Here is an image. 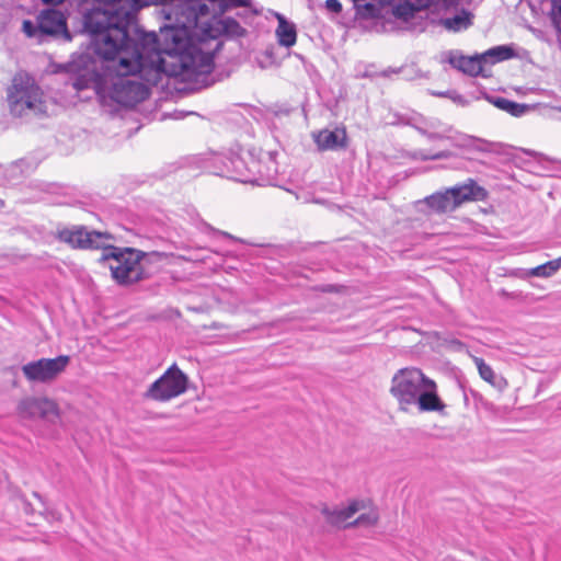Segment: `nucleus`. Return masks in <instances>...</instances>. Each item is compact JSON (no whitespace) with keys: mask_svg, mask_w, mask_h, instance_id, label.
<instances>
[{"mask_svg":"<svg viewBox=\"0 0 561 561\" xmlns=\"http://www.w3.org/2000/svg\"><path fill=\"white\" fill-rule=\"evenodd\" d=\"M363 77H364V78H371V77H373V75H371V73H369L368 71H365V72L363 73Z\"/></svg>","mask_w":561,"mask_h":561,"instance_id":"338daca9","label":"nucleus"},{"mask_svg":"<svg viewBox=\"0 0 561 561\" xmlns=\"http://www.w3.org/2000/svg\"><path fill=\"white\" fill-rule=\"evenodd\" d=\"M421 77L428 78V75H423V73L421 72V70H415V75H414V77H413V78H421Z\"/></svg>","mask_w":561,"mask_h":561,"instance_id":"69168bd1","label":"nucleus"},{"mask_svg":"<svg viewBox=\"0 0 561 561\" xmlns=\"http://www.w3.org/2000/svg\"><path fill=\"white\" fill-rule=\"evenodd\" d=\"M145 256L141 259V264L139 266L144 267L146 270V273H148V276L146 275L145 280L151 279L156 274L159 273V266L157 263L161 262L162 260L168 257V253L165 252H159V251H151L146 252Z\"/></svg>","mask_w":561,"mask_h":561,"instance_id":"a878e982","label":"nucleus"},{"mask_svg":"<svg viewBox=\"0 0 561 561\" xmlns=\"http://www.w3.org/2000/svg\"><path fill=\"white\" fill-rule=\"evenodd\" d=\"M403 70H404V68H403V67H399V68H388L387 70H383V71L381 72V76H382V77H388V76H389V73H400V72H402Z\"/></svg>","mask_w":561,"mask_h":561,"instance_id":"603ef678","label":"nucleus"},{"mask_svg":"<svg viewBox=\"0 0 561 561\" xmlns=\"http://www.w3.org/2000/svg\"><path fill=\"white\" fill-rule=\"evenodd\" d=\"M484 56L490 57V64H496L504 60L517 58L518 53L516 51L514 44L497 45L485 50Z\"/></svg>","mask_w":561,"mask_h":561,"instance_id":"bb28decb","label":"nucleus"},{"mask_svg":"<svg viewBox=\"0 0 561 561\" xmlns=\"http://www.w3.org/2000/svg\"><path fill=\"white\" fill-rule=\"evenodd\" d=\"M419 151V160L420 161H431L433 160L432 154L426 153L424 150H417Z\"/></svg>","mask_w":561,"mask_h":561,"instance_id":"5fc2aeb1","label":"nucleus"},{"mask_svg":"<svg viewBox=\"0 0 561 561\" xmlns=\"http://www.w3.org/2000/svg\"><path fill=\"white\" fill-rule=\"evenodd\" d=\"M19 415L22 419H31L35 415V398H26L18 405Z\"/></svg>","mask_w":561,"mask_h":561,"instance_id":"72a5a7b5","label":"nucleus"},{"mask_svg":"<svg viewBox=\"0 0 561 561\" xmlns=\"http://www.w3.org/2000/svg\"><path fill=\"white\" fill-rule=\"evenodd\" d=\"M451 144L454 147L463 149L468 152H483V153H496L511 156L512 159L515 157L511 153L515 148L510 145H505L503 142H493L486 139L463 134L459 138H453Z\"/></svg>","mask_w":561,"mask_h":561,"instance_id":"9d476101","label":"nucleus"},{"mask_svg":"<svg viewBox=\"0 0 561 561\" xmlns=\"http://www.w3.org/2000/svg\"><path fill=\"white\" fill-rule=\"evenodd\" d=\"M3 373L5 375H9L12 377V383H13V386H15L16 385L15 377L19 374V368L16 366H10V367L4 368Z\"/></svg>","mask_w":561,"mask_h":561,"instance_id":"09e8293b","label":"nucleus"},{"mask_svg":"<svg viewBox=\"0 0 561 561\" xmlns=\"http://www.w3.org/2000/svg\"><path fill=\"white\" fill-rule=\"evenodd\" d=\"M58 69L75 76L72 87L77 91L93 85L100 104L112 107L111 112H117L118 107L133 108L150 94L145 83L128 78L134 73H127L126 68H121L118 60L99 61L90 50L81 46L71 54L69 61L58 65Z\"/></svg>","mask_w":561,"mask_h":561,"instance_id":"7ed1b4c3","label":"nucleus"},{"mask_svg":"<svg viewBox=\"0 0 561 561\" xmlns=\"http://www.w3.org/2000/svg\"><path fill=\"white\" fill-rule=\"evenodd\" d=\"M266 154L268 156V163L270 164H266L262 161V171H265L267 167H271L272 169L273 168H276L275 164L276 162L274 161L273 159V156H272V152H266Z\"/></svg>","mask_w":561,"mask_h":561,"instance_id":"3c124183","label":"nucleus"},{"mask_svg":"<svg viewBox=\"0 0 561 561\" xmlns=\"http://www.w3.org/2000/svg\"><path fill=\"white\" fill-rule=\"evenodd\" d=\"M56 239L60 242L68 244L71 249L76 250H102L106 248V243L102 239H113L110 232H102L99 230H89L83 225L65 227L59 229Z\"/></svg>","mask_w":561,"mask_h":561,"instance_id":"1a4fd4ad","label":"nucleus"},{"mask_svg":"<svg viewBox=\"0 0 561 561\" xmlns=\"http://www.w3.org/2000/svg\"><path fill=\"white\" fill-rule=\"evenodd\" d=\"M277 43L286 48L293 47L297 42V27L290 21H280L276 28Z\"/></svg>","mask_w":561,"mask_h":561,"instance_id":"393cba45","label":"nucleus"},{"mask_svg":"<svg viewBox=\"0 0 561 561\" xmlns=\"http://www.w3.org/2000/svg\"><path fill=\"white\" fill-rule=\"evenodd\" d=\"M314 142L318 148L324 150H346L348 147V136L345 127H336L333 130L328 128L320 130L314 135Z\"/></svg>","mask_w":561,"mask_h":561,"instance_id":"f3484780","label":"nucleus"},{"mask_svg":"<svg viewBox=\"0 0 561 561\" xmlns=\"http://www.w3.org/2000/svg\"><path fill=\"white\" fill-rule=\"evenodd\" d=\"M131 9L92 7L80 20L78 33H85L87 41L81 47L90 50L102 62L119 61L121 68L127 73H137L153 56L171 53L173 41L168 28L180 27L182 24H164L159 35L154 31H146L138 22L139 10L154 4L152 0H133Z\"/></svg>","mask_w":561,"mask_h":561,"instance_id":"f257e3e1","label":"nucleus"},{"mask_svg":"<svg viewBox=\"0 0 561 561\" xmlns=\"http://www.w3.org/2000/svg\"><path fill=\"white\" fill-rule=\"evenodd\" d=\"M408 157L412 160H419V151L415 150V151H412V152H409L408 153Z\"/></svg>","mask_w":561,"mask_h":561,"instance_id":"052dcab7","label":"nucleus"},{"mask_svg":"<svg viewBox=\"0 0 561 561\" xmlns=\"http://www.w3.org/2000/svg\"><path fill=\"white\" fill-rule=\"evenodd\" d=\"M446 61L456 70L470 77L489 78L482 66L474 67L470 56L463 55L460 50H449Z\"/></svg>","mask_w":561,"mask_h":561,"instance_id":"412c9836","label":"nucleus"},{"mask_svg":"<svg viewBox=\"0 0 561 561\" xmlns=\"http://www.w3.org/2000/svg\"><path fill=\"white\" fill-rule=\"evenodd\" d=\"M379 516L375 512L360 514L356 519L351 523H347L343 526V528H353L359 526L371 527L378 523Z\"/></svg>","mask_w":561,"mask_h":561,"instance_id":"2f4dec72","label":"nucleus"},{"mask_svg":"<svg viewBox=\"0 0 561 561\" xmlns=\"http://www.w3.org/2000/svg\"><path fill=\"white\" fill-rule=\"evenodd\" d=\"M168 31L173 41V47L171 54L167 53L171 58H179V65H173L171 76L186 83L180 90L186 94L209 88L229 77V72L225 75L215 72V57L224 48V42H217L210 51H204L201 45L219 37L231 41L247 37L249 34L234 16L216 13L199 26L198 33L192 31L186 24L180 27L170 26Z\"/></svg>","mask_w":561,"mask_h":561,"instance_id":"f03ea898","label":"nucleus"},{"mask_svg":"<svg viewBox=\"0 0 561 561\" xmlns=\"http://www.w3.org/2000/svg\"><path fill=\"white\" fill-rule=\"evenodd\" d=\"M215 232L220 234V236H222L224 238H227V239L232 240L234 242H243V240H241V239H239V238H237V237H234V236H232V234H230V233H228L226 231L215 230Z\"/></svg>","mask_w":561,"mask_h":561,"instance_id":"8fccbe9b","label":"nucleus"},{"mask_svg":"<svg viewBox=\"0 0 561 561\" xmlns=\"http://www.w3.org/2000/svg\"><path fill=\"white\" fill-rule=\"evenodd\" d=\"M457 382H458V386L461 389L462 394H463V403L466 407H468L469 405V396H470L469 388H467L466 385L463 383V381L460 379H458Z\"/></svg>","mask_w":561,"mask_h":561,"instance_id":"49530a36","label":"nucleus"},{"mask_svg":"<svg viewBox=\"0 0 561 561\" xmlns=\"http://www.w3.org/2000/svg\"><path fill=\"white\" fill-rule=\"evenodd\" d=\"M89 0H79V5L87 3ZM94 2L103 5H112L111 9L114 8H123L125 10L131 9L134 5L133 0H93Z\"/></svg>","mask_w":561,"mask_h":561,"instance_id":"c9c22d12","label":"nucleus"},{"mask_svg":"<svg viewBox=\"0 0 561 561\" xmlns=\"http://www.w3.org/2000/svg\"><path fill=\"white\" fill-rule=\"evenodd\" d=\"M243 9L238 11L234 15L236 19H240L244 24H250V20L254 16L261 15L262 10L256 8L252 2L251 7H241Z\"/></svg>","mask_w":561,"mask_h":561,"instance_id":"f704fd0d","label":"nucleus"},{"mask_svg":"<svg viewBox=\"0 0 561 561\" xmlns=\"http://www.w3.org/2000/svg\"><path fill=\"white\" fill-rule=\"evenodd\" d=\"M219 161L222 164V175L244 183L248 173V156L243 157L238 152L229 151V153L220 156Z\"/></svg>","mask_w":561,"mask_h":561,"instance_id":"a211bd4d","label":"nucleus"},{"mask_svg":"<svg viewBox=\"0 0 561 561\" xmlns=\"http://www.w3.org/2000/svg\"><path fill=\"white\" fill-rule=\"evenodd\" d=\"M390 393L397 400L400 411L408 412L411 405H415L420 413L447 415V405L438 394L436 382L420 368L399 369L391 379Z\"/></svg>","mask_w":561,"mask_h":561,"instance_id":"20e7f679","label":"nucleus"},{"mask_svg":"<svg viewBox=\"0 0 561 561\" xmlns=\"http://www.w3.org/2000/svg\"><path fill=\"white\" fill-rule=\"evenodd\" d=\"M44 4L55 8L56 5L62 3L65 0H41Z\"/></svg>","mask_w":561,"mask_h":561,"instance_id":"6e6d98bb","label":"nucleus"},{"mask_svg":"<svg viewBox=\"0 0 561 561\" xmlns=\"http://www.w3.org/2000/svg\"><path fill=\"white\" fill-rule=\"evenodd\" d=\"M500 296H502V297H512V298H514L516 295L511 294V293H508V291H507V290H505V289H501V290H500Z\"/></svg>","mask_w":561,"mask_h":561,"instance_id":"bf43d9fd","label":"nucleus"},{"mask_svg":"<svg viewBox=\"0 0 561 561\" xmlns=\"http://www.w3.org/2000/svg\"><path fill=\"white\" fill-rule=\"evenodd\" d=\"M85 9L81 15L87 11ZM80 18H76L72 22V30L68 27L67 15L55 8H47L37 14V37L50 36L61 38L64 42H71L75 35H87L85 33H78L76 30L80 27Z\"/></svg>","mask_w":561,"mask_h":561,"instance_id":"6e6552de","label":"nucleus"},{"mask_svg":"<svg viewBox=\"0 0 561 561\" xmlns=\"http://www.w3.org/2000/svg\"><path fill=\"white\" fill-rule=\"evenodd\" d=\"M458 154L450 150H442L436 153L432 154L433 160H443V159H450V158H457Z\"/></svg>","mask_w":561,"mask_h":561,"instance_id":"c03bdc74","label":"nucleus"},{"mask_svg":"<svg viewBox=\"0 0 561 561\" xmlns=\"http://www.w3.org/2000/svg\"><path fill=\"white\" fill-rule=\"evenodd\" d=\"M145 255V251L136 248L107 244L99 259V263L114 261L116 264L108 266L112 279L119 287L128 288L145 282L146 275L148 276L146 270L139 266Z\"/></svg>","mask_w":561,"mask_h":561,"instance_id":"39448f33","label":"nucleus"},{"mask_svg":"<svg viewBox=\"0 0 561 561\" xmlns=\"http://www.w3.org/2000/svg\"><path fill=\"white\" fill-rule=\"evenodd\" d=\"M469 393H470V397L474 401V408L476 409L482 408L483 410H485L488 412H495L496 411L495 405L492 402H490L489 400H486L477 390H474L472 388H469Z\"/></svg>","mask_w":561,"mask_h":561,"instance_id":"473e14b6","label":"nucleus"},{"mask_svg":"<svg viewBox=\"0 0 561 561\" xmlns=\"http://www.w3.org/2000/svg\"><path fill=\"white\" fill-rule=\"evenodd\" d=\"M10 113L23 117L26 110L35 108V77L25 70L18 71L7 90Z\"/></svg>","mask_w":561,"mask_h":561,"instance_id":"0eeeda50","label":"nucleus"},{"mask_svg":"<svg viewBox=\"0 0 561 561\" xmlns=\"http://www.w3.org/2000/svg\"><path fill=\"white\" fill-rule=\"evenodd\" d=\"M365 508L364 501L352 500L345 508H330L327 504L321 508V514L331 526L341 527V525L355 515L358 511Z\"/></svg>","mask_w":561,"mask_h":561,"instance_id":"aec40b11","label":"nucleus"},{"mask_svg":"<svg viewBox=\"0 0 561 561\" xmlns=\"http://www.w3.org/2000/svg\"><path fill=\"white\" fill-rule=\"evenodd\" d=\"M444 8L449 9L451 7H456L458 4V0H442Z\"/></svg>","mask_w":561,"mask_h":561,"instance_id":"4d7b16f0","label":"nucleus"},{"mask_svg":"<svg viewBox=\"0 0 561 561\" xmlns=\"http://www.w3.org/2000/svg\"><path fill=\"white\" fill-rule=\"evenodd\" d=\"M356 19L359 20H371L379 19L382 16L381 8L373 2H366L363 4H355Z\"/></svg>","mask_w":561,"mask_h":561,"instance_id":"7c9ffc66","label":"nucleus"},{"mask_svg":"<svg viewBox=\"0 0 561 561\" xmlns=\"http://www.w3.org/2000/svg\"><path fill=\"white\" fill-rule=\"evenodd\" d=\"M473 18L474 15L469 10L462 8L460 13L455 14L454 16L440 18L438 23L448 31L459 32L471 26Z\"/></svg>","mask_w":561,"mask_h":561,"instance_id":"b1692460","label":"nucleus"},{"mask_svg":"<svg viewBox=\"0 0 561 561\" xmlns=\"http://www.w3.org/2000/svg\"><path fill=\"white\" fill-rule=\"evenodd\" d=\"M262 150L256 152L255 148L248 150V165L244 183H252L257 185L272 184L276 180L277 169L267 167L265 171H262Z\"/></svg>","mask_w":561,"mask_h":561,"instance_id":"9b49d317","label":"nucleus"},{"mask_svg":"<svg viewBox=\"0 0 561 561\" xmlns=\"http://www.w3.org/2000/svg\"><path fill=\"white\" fill-rule=\"evenodd\" d=\"M39 514L45 517L48 522L50 520H55V519H58V516H57V513L55 512H46V513H42L39 512Z\"/></svg>","mask_w":561,"mask_h":561,"instance_id":"864d4df0","label":"nucleus"},{"mask_svg":"<svg viewBox=\"0 0 561 561\" xmlns=\"http://www.w3.org/2000/svg\"><path fill=\"white\" fill-rule=\"evenodd\" d=\"M427 139L431 141H436V140H451L453 138L449 136H446L444 134H440V133L430 131Z\"/></svg>","mask_w":561,"mask_h":561,"instance_id":"de8ad7c7","label":"nucleus"},{"mask_svg":"<svg viewBox=\"0 0 561 561\" xmlns=\"http://www.w3.org/2000/svg\"><path fill=\"white\" fill-rule=\"evenodd\" d=\"M431 4L430 0H415L414 2H411L409 0H405L403 2H399L394 4L391 9L392 15L400 21L409 22L414 18L416 12L427 9Z\"/></svg>","mask_w":561,"mask_h":561,"instance_id":"5701e85b","label":"nucleus"},{"mask_svg":"<svg viewBox=\"0 0 561 561\" xmlns=\"http://www.w3.org/2000/svg\"><path fill=\"white\" fill-rule=\"evenodd\" d=\"M188 388V376L174 363L148 387L142 398L167 402L185 393Z\"/></svg>","mask_w":561,"mask_h":561,"instance_id":"423d86ee","label":"nucleus"},{"mask_svg":"<svg viewBox=\"0 0 561 561\" xmlns=\"http://www.w3.org/2000/svg\"><path fill=\"white\" fill-rule=\"evenodd\" d=\"M60 187L56 183L37 184V191L57 194Z\"/></svg>","mask_w":561,"mask_h":561,"instance_id":"37998d69","label":"nucleus"},{"mask_svg":"<svg viewBox=\"0 0 561 561\" xmlns=\"http://www.w3.org/2000/svg\"><path fill=\"white\" fill-rule=\"evenodd\" d=\"M214 5V12L216 14H226L233 9H240L241 7H251L252 0H208Z\"/></svg>","mask_w":561,"mask_h":561,"instance_id":"c85d7f7f","label":"nucleus"},{"mask_svg":"<svg viewBox=\"0 0 561 561\" xmlns=\"http://www.w3.org/2000/svg\"><path fill=\"white\" fill-rule=\"evenodd\" d=\"M324 8L333 14H340L343 10L340 0H325Z\"/></svg>","mask_w":561,"mask_h":561,"instance_id":"ea45409f","label":"nucleus"},{"mask_svg":"<svg viewBox=\"0 0 561 561\" xmlns=\"http://www.w3.org/2000/svg\"><path fill=\"white\" fill-rule=\"evenodd\" d=\"M522 151H523L524 153H526V154H529V156H539V153H537V152H536V151H534V150L523 149ZM540 156H542V154L540 153Z\"/></svg>","mask_w":561,"mask_h":561,"instance_id":"e2e57ef3","label":"nucleus"},{"mask_svg":"<svg viewBox=\"0 0 561 561\" xmlns=\"http://www.w3.org/2000/svg\"><path fill=\"white\" fill-rule=\"evenodd\" d=\"M209 7L203 0H182L175 8V23L186 24L192 31L198 27V19L209 14Z\"/></svg>","mask_w":561,"mask_h":561,"instance_id":"f8f14e48","label":"nucleus"},{"mask_svg":"<svg viewBox=\"0 0 561 561\" xmlns=\"http://www.w3.org/2000/svg\"><path fill=\"white\" fill-rule=\"evenodd\" d=\"M22 370L30 381H35V360L27 363Z\"/></svg>","mask_w":561,"mask_h":561,"instance_id":"79ce46f5","label":"nucleus"},{"mask_svg":"<svg viewBox=\"0 0 561 561\" xmlns=\"http://www.w3.org/2000/svg\"><path fill=\"white\" fill-rule=\"evenodd\" d=\"M483 98L499 110H502L515 117H520L531 110V105L529 104L517 103L503 96L491 95L484 92Z\"/></svg>","mask_w":561,"mask_h":561,"instance_id":"4be33fe9","label":"nucleus"},{"mask_svg":"<svg viewBox=\"0 0 561 561\" xmlns=\"http://www.w3.org/2000/svg\"><path fill=\"white\" fill-rule=\"evenodd\" d=\"M311 289L316 293L341 294L345 289V286L339 284H321L313 286Z\"/></svg>","mask_w":561,"mask_h":561,"instance_id":"4c0bfd02","label":"nucleus"},{"mask_svg":"<svg viewBox=\"0 0 561 561\" xmlns=\"http://www.w3.org/2000/svg\"><path fill=\"white\" fill-rule=\"evenodd\" d=\"M552 9L550 12V19L557 30H560L561 22V0H552Z\"/></svg>","mask_w":561,"mask_h":561,"instance_id":"58836bf2","label":"nucleus"},{"mask_svg":"<svg viewBox=\"0 0 561 561\" xmlns=\"http://www.w3.org/2000/svg\"><path fill=\"white\" fill-rule=\"evenodd\" d=\"M36 497H37V500H42V497L38 493L36 494Z\"/></svg>","mask_w":561,"mask_h":561,"instance_id":"774afa93","label":"nucleus"},{"mask_svg":"<svg viewBox=\"0 0 561 561\" xmlns=\"http://www.w3.org/2000/svg\"><path fill=\"white\" fill-rule=\"evenodd\" d=\"M33 158L24 157L4 167L0 163V184L19 185L32 173Z\"/></svg>","mask_w":561,"mask_h":561,"instance_id":"4468645a","label":"nucleus"},{"mask_svg":"<svg viewBox=\"0 0 561 561\" xmlns=\"http://www.w3.org/2000/svg\"><path fill=\"white\" fill-rule=\"evenodd\" d=\"M70 360L71 357L69 355L37 359V382L47 383L56 380L65 371Z\"/></svg>","mask_w":561,"mask_h":561,"instance_id":"2eb2a0df","label":"nucleus"},{"mask_svg":"<svg viewBox=\"0 0 561 561\" xmlns=\"http://www.w3.org/2000/svg\"><path fill=\"white\" fill-rule=\"evenodd\" d=\"M417 205H422L425 208H420L425 215H442L454 211L457 207L454 205V199L448 193V187L443 191H437L421 201H417Z\"/></svg>","mask_w":561,"mask_h":561,"instance_id":"dca6fc26","label":"nucleus"},{"mask_svg":"<svg viewBox=\"0 0 561 561\" xmlns=\"http://www.w3.org/2000/svg\"><path fill=\"white\" fill-rule=\"evenodd\" d=\"M264 54H265V56H266L267 58H270V59L272 60V62H274V60H273V58H274V53H273V50H268V49H266Z\"/></svg>","mask_w":561,"mask_h":561,"instance_id":"0e129e2a","label":"nucleus"},{"mask_svg":"<svg viewBox=\"0 0 561 561\" xmlns=\"http://www.w3.org/2000/svg\"><path fill=\"white\" fill-rule=\"evenodd\" d=\"M473 60L474 67L482 66L483 62H490V57L484 56V53L482 54H474L470 56Z\"/></svg>","mask_w":561,"mask_h":561,"instance_id":"a18cd8bd","label":"nucleus"},{"mask_svg":"<svg viewBox=\"0 0 561 561\" xmlns=\"http://www.w3.org/2000/svg\"><path fill=\"white\" fill-rule=\"evenodd\" d=\"M448 193L454 199V205L458 208L468 202H484L489 198V191L479 185L473 179H468L462 184H456L448 187Z\"/></svg>","mask_w":561,"mask_h":561,"instance_id":"ddd939ff","label":"nucleus"},{"mask_svg":"<svg viewBox=\"0 0 561 561\" xmlns=\"http://www.w3.org/2000/svg\"><path fill=\"white\" fill-rule=\"evenodd\" d=\"M432 95L438 98H447L451 99L455 103L466 106L468 105V100H466L461 94H459L456 90H447V91H432Z\"/></svg>","mask_w":561,"mask_h":561,"instance_id":"e433bc0d","label":"nucleus"},{"mask_svg":"<svg viewBox=\"0 0 561 561\" xmlns=\"http://www.w3.org/2000/svg\"><path fill=\"white\" fill-rule=\"evenodd\" d=\"M22 30L27 37H35V22L31 20H24L22 24Z\"/></svg>","mask_w":561,"mask_h":561,"instance_id":"a19ab883","label":"nucleus"},{"mask_svg":"<svg viewBox=\"0 0 561 561\" xmlns=\"http://www.w3.org/2000/svg\"><path fill=\"white\" fill-rule=\"evenodd\" d=\"M47 423L51 430L47 433L53 436L55 428L61 424V413L58 403L46 397L37 398V423Z\"/></svg>","mask_w":561,"mask_h":561,"instance_id":"6ab92c4d","label":"nucleus"},{"mask_svg":"<svg viewBox=\"0 0 561 561\" xmlns=\"http://www.w3.org/2000/svg\"><path fill=\"white\" fill-rule=\"evenodd\" d=\"M561 268V256L528 271L529 276L550 277Z\"/></svg>","mask_w":561,"mask_h":561,"instance_id":"c756f323","label":"nucleus"},{"mask_svg":"<svg viewBox=\"0 0 561 561\" xmlns=\"http://www.w3.org/2000/svg\"><path fill=\"white\" fill-rule=\"evenodd\" d=\"M413 127L417 130L419 134H421L422 136L428 138L430 130H427V129H425L423 127H420V126H415V125Z\"/></svg>","mask_w":561,"mask_h":561,"instance_id":"13d9d810","label":"nucleus"},{"mask_svg":"<svg viewBox=\"0 0 561 561\" xmlns=\"http://www.w3.org/2000/svg\"><path fill=\"white\" fill-rule=\"evenodd\" d=\"M275 16L277 19L278 25H280V21H288L283 14L275 13Z\"/></svg>","mask_w":561,"mask_h":561,"instance_id":"680f3d73","label":"nucleus"},{"mask_svg":"<svg viewBox=\"0 0 561 561\" xmlns=\"http://www.w3.org/2000/svg\"><path fill=\"white\" fill-rule=\"evenodd\" d=\"M474 363L478 367L480 377L492 386L501 389L506 386V380L503 377H497L490 365L481 357H476Z\"/></svg>","mask_w":561,"mask_h":561,"instance_id":"cd10ccee","label":"nucleus"}]
</instances>
